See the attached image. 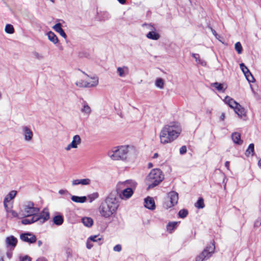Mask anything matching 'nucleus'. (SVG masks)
I'll return each mask as SVG.
<instances>
[{"label": "nucleus", "instance_id": "1", "mask_svg": "<svg viewBox=\"0 0 261 261\" xmlns=\"http://www.w3.org/2000/svg\"><path fill=\"white\" fill-rule=\"evenodd\" d=\"M108 155L113 161L133 163L137 158L138 151L134 146L121 145L113 147L108 152Z\"/></svg>", "mask_w": 261, "mask_h": 261}, {"label": "nucleus", "instance_id": "2", "mask_svg": "<svg viewBox=\"0 0 261 261\" xmlns=\"http://www.w3.org/2000/svg\"><path fill=\"white\" fill-rule=\"evenodd\" d=\"M182 132L181 125L176 122L164 125L159 133L160 142L163 145L170 144L176 140Z\"/></svg>", "mask_w": 261, "mask_h": 261}, {"label": "nucleus", "instance_id": "3", "mask_svg": "<svg viewBox=\"0 0 261 261\" xmlns=\"http://www.w3.org/2000/svg\"><path fill=\"white\" fill-rule=\"evenodd\" d=\"M137 182L133 179L119 181L116 186V192L122 200H127L133 195L137 188Z\"/></svg>", "mask_w": 261, "mask_h": 261}, {"label": "nucleus", "instance_id": "4", "mask_svg": "<svg viewBox=\"0 0 261 261\" xmlns=\"http://www.w3.org/2000/svg\"><path fill=\"white\" fill-rule=\"evenodd\" d=\"M119 204L115 198L108 197L101 203L99 207L100 216L105 218H109L117 211Z\"/></svg>", "mask_w": 261, "mask_h": 261}, {"label": "nucleus", "instance_id": "5", "mask_svg": "<svg viewBox=\"0 0 261 261\" xmlns=\"http://www.w3.org/2000/svg\"><path fill=\"white\" fill-rule=\"evenodd\" d=\"M39 208L35 206V204L31 201L23 202L20 207L19 215L25 218H31L39 212Z\"/></svg>", "mask_w": 261, "mask_h": 261}, {"label": "nucleus", "instance_id": "6", "mask_svg": "<svg viewBox=\"0 0 261 261\" xmlns=\"http://www.w3.org/2000/svg\"><path fill=\"white\" fill-rule=\"evenodd\" d=\"M164 178L162 171L158 168L152 169L146 178V182L149 188H152L159 185Z\"/></svg>", "mask_w": 261, "mask_h": 261}, {"label": "nucleus", "instance_id": "7", "mask_svg": "<svg viewBox=\"0 0 261 261\" xmlns=\"http://www.w3.org/2000/svg\"><path fill=\"white\" fill-rule=\"evenodd\" d=\"M49 218V213L48 210L45 208L40 214H36L35 216L31 218H25L21 220V223L24 225L32 224L37 221L44 223Z\"/></svg>", "mask_w": 261, "mask_h": 261}, {"label": "nucleus", "instance_id": "8", "mask_svg": "<svg viewBox=\"0 0 261 261\" xmlns=\"http://www.w3.org/2000/svg\"><path fill=\"white\" fill-rule=\"evenodd\" d=\"M215 251V246L213 243L207 245L201 253L195 258V261H204L211 257Z\"/></svg>", "mask_w": 261, "mask_h": 261}, {"label": "nucleus", "instance_id": "9", "mask_svg": "<svg viewBox=\"0 0 261 261\" xmlns=\"http://www.w3.org/2000/svg\"><path fill=\"white\" fill-rule=\"evenodd\" d=\"M168 198L169 199L165 202L164 207L166 208H170L177 203L178 200V195L175 191H172L168 193Z\"/></svg>", "mask_w": 261, "mask_h": 261}, {"label": "nucleus", "instance_id": "10", "mask_svg": "<svg viewBox=\"0 0 261 261\" xmlns=\"http://www.w3.org/2000/svg\"><path fill=\"white\" fill-rule=\"evenodd\" d=\"M81 143L82 139L81 137L78 135H74L72 138V141L66 146L65 150L66 151H69L72 149H77Z\"/></svg>", "mask_w": 261, "mask_h": 261}, {"label": "nucleus", "instance_id": "11", "mask_svg": "<svg viewBox=\"0 0 261 261\" xmlns=\"http://www.w3.org/2000/svg\"><path fill=\"white\" fill-rule=\"evenodd\" d=\"M21 129L24 141L26 142H31L33 140L34 134L30 126H22Z\"/></svg>", "mask_w": 261, "mask_h": 261}, {"label": "nucleus", "instance_id": "12", "mask_svg": "<svg viewBox=\"0 0 261 261\" xmlns=\"http://www.w3.org/2000/svg\"><path fill=\"white\" fill-rule=\"evenodd\" d=\"M17 194L16 191L12 190L10 191L5 197L3 200L4 206L7 207L9 206H13V199L15 198Z\"/></svg>", "mask_w": 261, "mask_h": 261}, {"label": "nucleus", "instance_id": "13", "mask_svg": "<svg viewBox=\"0 0 261 261\" xmlns=\"http://www.w3.org/2000/svg\"><path fill=\"white\" fill-rule=\"evenodd\" d=\"M92 183V180L90 178H76L74 179L71 181L72 186H77L81 185L83 186H90Z\"/></svg>", "mask_w": 261, "mask_h": 261}, {"label": "nucleus", "instance_id": "14", "mask_svg": "<svg viewBox=\"0 0 261 261\" xmlns=\"http://www.w3.org/2000/svg\"><path fill=\"white\" fill-rule=\"evenodd\" d=\"M20 239L22 241L29 243H34L37 240L36 236L30 232L21 233L20 235Z\"/></svg>", "mask_w": 261, "mask_h": 261}, {"label": "nucleus", "instance_id": "15", "mask_svg": "<svg viewBox=\"0 0 261 261\" xmlns=\"http://www.w3.org/2000/svg\"><path fill=\"white\" fill-rule=\"evenodd\" d=\"M240 67L241 70L244 74L247 80L249 83H253L255 81L254 78L245 64L244 63H241L240 64Z\"/></svg>", "mask_w": 261, "mask_h": 261}, {"label": "nucleus", "instance_id": "16", "mask_svg": "<svg viewBox=\"0 0 261 261\" xmlns=\"http://www.w3.org/2000/svg\"><path fill=\"white\" fill-rule=\"evenodd\" d=\"M116 73L121 77H125L129 74V68L128 66L123 65L117 68Z\"/></svg>", "mask_w": 261, "mask_h": 261}, {"label": "nucleus", "instance_id": "17", "mask_svg": "<svg viewBox=\"0 0 261 261\" xmlns=\"http://www.w3.org/2000/svg\"><path fill=\"white\" fill-rule=\"evenodd\" d=\"M17 243V239L13 236L8 237L6 239V245L7 248L14 249Z\"/></svg>", "mask_w": 261, "mask_h": 261}, {"label": "nucleus", "instance_id": "18", "mask_svg": "<svg viewBox=\"0 0 261 261\" xmlns=\"http://www.w3.org/2000/svg\"><path fill=\"white\" fill-rule=\"evenodd\" d=\"M144 206L150 210H153L155 208V202L153 198L148 196L144 199Z\"/></svg>", "mask_w": 261, "mask_h": 261}, {"label": "nucleus", "instance_id": "19", "mask_svg": "<svg viewBox=\"0 0 261 261\" xmlns=\"http://www.w3.org/2000/svg\"><path fill=\"white\" fill-rule=\"evenodd\" d=\"M235 113L238 115V117L240 118H243L246 116L247 111L239 103L233 109Z\"/></svg>", "mask_w": 261, "mask_h": 261}, {"label": "nucleus", "instance_id": "20", "mask_svg": "<svg viewBox=\"0 0 261 261\" xmlns=\"http://www.w3.org/2000/svg\"><path fill=\"white\" fill-rule=\"evenodd\" d=\"M80 111L84 116L86 117H89L92 113V109L91 107L86 102L82 103Z\"/></svg>", "mask_w": 261, "mask_h": 261}, {"label": "nucleus", "instance_id": "21", "mask_svg": "<svg viewBox=\"0 0 261 261\" xmlns=\"http://www.w3.org/2000/svg\"><path fill=\"white\" fill-rule=\"evenodd\" d=\"M12 208L13 206H9L7 207H5V210L7 213V217L10 218L18 217L19 214L13 210Z\"/></svg>", "mask_w": 261, "mask_h": 261}, {"label": "nucleus", "instance_id": "22", "mask_svg": "<svg viewBox=\"0 0 261 261\" xmlns=\"http://www.w3.org/2000/svg\"><path fill=\"white\" fill-rule=\"evenodd\" d=\"M224 101L232 109H234L239 104L238 102L236 101L233 98L228 96H227L225 97Z\"/></svg>", "mask_w": 261, "mask_h": 261}, {"label": "nucleus", "instance_id": "23", "mask_svg": "<svg viewBox=\"0 0 261 261\" xmlns=\"http://www.w3.org/2000/svg\"><path fill=\"white\" fill-rule=\"evenodd\" d=\"M231 139L233 142L238 145H241L243 141L241 139V134L238 132H234L231 134Z\"/></svg>", "mask_w": 261, "mask_h": 261}, {"label": "nucleus", "instance_id": "24", "mask_svg": "<svg viewBox=\"0 0 261 261\" xmlns=\"http://www.w3.org/2000/svg\"><path fill=\"white\" fill-rule=\"evenodd\" d=\"M53 29L59 34L63 37L64 38H66L67 36L66 33L64 32L63 29L61 28V24L60 23L56 24L53 26Z\"/></svg>", "mask_w": 261, "mask_h": 261}, {"label": "nucleus", "instance_id": "25", "mask_svg": "<svg viewBox=\"0 0 261 261\" xmlns=\"http://www.w3.org/2000/svg\"><path fill=\"white\" fill-rule=\"evenodd\" d=\"M46 35L48 39L54 44H57L59 42V39L56 35L52 31H49Z\"/></svg>", "mask_w": 261, "mask_h": 261}, {"label": "nucleus", "instance_id": "26", "mask_svg": "<svg viewBox=\"0 0 261 261\" xmlns=\"http://www.w3.org/2000/svg\"><path fill=\"white\" fill-rule=\"evenodd\" d=\"M90 82H86V87H94L98 84V78L97 76L91 77Z\"/></svg>", "mask_w": 261, "mask_h": 261}, {"label": "nucleus", "instance_id": "27", "mask_svg": "<svg viewBox=\"0 0 261 261\" xmlns=\"http://www.w3.org/2000/svg\"><path fill=\"white\" fill-rule=\"evenodd\" d=\"M71 199L72 201L76 203H83L86 201L87 198L86 196H77L73 195L71 197Z\"/></svg>", "mask_w": 261, "mask_h": 261}, {"label": "nucleus", "instance_id": "28", "mask_svg": "<svg viewBox=\"0 0 261 261\" xmlns=\"http://www.w3.org/2000/svg\"><path fill=\"white\" fill-rule=\"evenodd\" d=\"M146 37L149 39L154 40H158L160 37V34L155 30L150 31L147 35Z\"/></svg>", "mask_w": 261, "mask_h": 261}, {"label": "nucleus", "instance_id": "29", "mask_svg": "<svg viewBox=\"0 0 261 261\" xmlns=\"http://www.w3.org/2000/svg\"><path fill=\"white\" fill-rule=\"evenodd\" d=\"M191 56L195 59V61L198 64H199L202 66H205L206 65V62L200 58L199 54L192 53Z\"/></svg>", "mask_w": 261, "mask_h": 261}, {"label": "nucleus", "instance_id": "30", "mask_svg": "<svg viewBox=\"0 0 261 261\" xmlns=\"http://www.w3.org/2000/svg\"><path fill=\"white\" fill-rule=\"evenodd\" d=\"M179 223V222H170L167 225V230L170 233L176 229Z\"/></svg>", "mask_w": 261, "mask_h": 261}, {"label": "nucleus", "instance_id": "31", "mask_svg": "<svg viewBox=\"0 0 261 261\" xmlns=\"http://www.w3.org/2000/svg\"><path fill=\"white\" fill-rule=\"evenodd\" d=\"M82 222L83 224L87 227H90L93 224V219L90 217H85L83 218L82 219Z\"/></svg>", "mask_w": 261, "mask_h": 261}, {"label": "nucleus", "instance_id": "32", "mask_svg": "<svg viewBox=\"0 0 261 261\" xmlns=\"http://www.w3.org/2000/svg\"><path fill=\"white\" fill-rule=\"evenodd\" d=\"M211 86L219 91L224 92L226 89V86L224 84L217 82L212 84Z\"/></svg>", "mask_w": 261, "mask_h": 261}, {"label": "nucleus", "instance_id": "33", "mask_svg": "<svg viewBox=\"0 0 261 261\" xmlns=\"http://www.w3.org/2000/svg\"><path fill=\"white\" fill-rule=\"evenodd\" d=\"M54 223L57 225H61L63 223V217L61 215H57L53 218Z\"/></svg>", "mask_w": 261, "mask_h": 261}, {"label": "nucleus", "instance_id": "34", "mask_svg": "<svg viewBox=\"0 0 261 261\" xmlns=\"http://www.w3.org/2000/svg\"><path fill=\"white\" fill-rule=\"evenodd\" d=\"M155 85L158 88L162 89L164 87V82L162 78H157L155 82Z\"/></svg>", "mask_w": 261, "mask_h": 261}, {"label": "nucleus", "instance_id": "35", "mask_svg": "<svg viewBox=\"0 0 261 261\" xmlns=\"http://www.w3.org/2000/svg\"><path fill=\"white\" fill-rule=\"evenodd\" d=\"M33 57L37 60H42L44 58V56L41 53H38L37 51H34L32 53Z\"/></svg>", "mask_w": 261, "mask_h": 261}, {"label": "nucleus", "instance_id": "36", "mask_svg": "<svg viewBox=\"0 0 261 261\" xmlns=\"http://www.w3.org/2000/svg\"><path fill=\"white\" fill-rule=\"evenodd\" d=\"M254 146L253 143L250 144L247 149L246 151V155L249 156L250 154L253 155L254 153Z\"/></svg>", "mask_w": 261, "mask_h": 261}, {"label": "nucleus", "instance_id": "37", "mask_svg": "<svg viewBox=\"0 0 261 261\" xmlns=\"http://www.w3.org/2000/svg\"><path fill=\"white\" fill-rule=\"evenodd\" d=\"M195 206L198 208H203L205 206L203 198H199L197 202L195 203Z\"/></svg>", "mask_w": 261, "mask_h": 261}, {"label": "nucleus", "instance_id": "38", "mask_svg": "<svg viewBox=\"0 0 261 261\" xmlns=\"http://www.w3.org/2000/svg\"><path fill=\"white\" fill-rule=\"evenodd\" d=\"M99 197V194L97 192L93 193L91 194L87 197V198L89 200L90 202H92L93 201L95 200Z\"/></svg>", "mask_w": 261, "mask_h": 261}, {"label": "nucleus", "instance_id": "39", "mask_svg": "<svg viewBox=\"0 0 261 261\" xmlns=\"http://www.w3.org/2000/svg\"><path fill=\"white\" fill-rule=\"evenodd\" d=\"M234 48L238 54H241L243 52V47L240 42H237L234 44Z\"/></svg>", "mask_w": 261, "mask_h": 261}, {"label": "nucleus", "instance_id": "40", "mask_svg": "<svg viewBox=\"0 0 261 261\" xmlns=\"http://www.w3.org/2000/svg\"><path fill=\"white\" fill-rule=\"evenodd\" d=\"M5 31L7 33L13 34L14 32V29L12 25L8 24L6 25Z\"/></svg>", "mask_w": 261, "mask_h": 261}, {"label": "nucleus", "instance_id": "41", "mask_svg": "<svg viewBox=\"0 0 261 261\" xmlns=\"http://www.w3.org/2000/svg\"><path fill=\"white\" fill-rule=\"evenodd\" d=\"M88 239L91 242H97L98 241H100L102 240V238L101 237H99L98 235L91 236L89 237Z\"/></svg>", "mask_w": 261, "mask_h": 261}, {"label": "nucleus", "instance_id": "42", "mask_svg": "<svg viewBox=\"0 0 261 261\" xmlns=\"http://www.w3.org/2000/svg\"><path fill=\"white\" fill-rule=\"evenodd\" d=\"M188 214V212L187 210L185 209L181 210L178 212V216L179 217L181 218H185Z\"/></svg>", "mask_w": 261, "mask_h": 261}, {"label": "nucleus", "instance_id": "43", "mask_svg": "<svg viewBox=\"0 0 261 261\" xmlns=\"http://www.w3.org/2000/svg\"><path fill=\"white\" fill-rule=\"evenodd\" d=\"M19 261H31V258L28 255L20 256L19 257Z\"/></svg>", "mask_w": 261, "mask_h": 261}, {"label": "nucleus", "instance_id": "44", "mask_svg": "<svg viewBox=\"0 0 261 261\" xmlns=\"http://www.w3.org/2000/svg\"><path fill=\"white\" fill-rule=\"evenodd\" d=\"M122 250L121 245L117 244L113 247V250L115 252H120Z\"/></svg>", "mask_w": 261, "mask_h": 261}, {"label": "nucleus", "instance_id": "45", "mask_svg": "<svg viewBox=\"0 0 261 261\" xmlns=\"http://www.w3.org/2000/svg\"><path fill=\"white\" fill-rule=\"evenodd\" d=\"M86 82H82L80 81H77L75 83V85L76 86L79 87H86Z\"/></svg>", "mask_w": 261, "mask_h": 261}, {"label": "nucleus", "instance_id": "46", "mask_svg": "<svg viewBox=\"0 0 261 261\" xmlns=\"http://www.w3.org/2000/svg\"><path fill=\"white\" fill-rule=\"evenodd\" d=\"M93 246V244L91 243V241L89 240L88 239L87 240L86 242V247L88 249H91Z\"/></svg>", "mask_w": 261, "mask_h": 261}, {"label": "nucleus", "instance_id": "47", "mask_svg": "<svg viewBox=\"0 0 261 261\" xmlns=\"http://www.w3.org/2000/svg\"><path fill=\"white\" fill-rule=\"evenodd\" d=\"M179 152L181 154H183L187 152V147L186 146H182L179 149Z\"/></svg>", "mask_w": 261, "mask_h": 261}, {"label": "nucleus", "instance_id": "48", "mask_svg": "<svg viewBox=\"0 0 261 261\" xmlns=\"http://www.w3.org/2000/svg\"><path fill=\"white\" fill-rule=\"evenodd\" d=\"M68 193L67 190L61 189L59 191V193L61 195L66 194Z\"/></svg>", "mask_w": 261, "mask_h": 261}, {"label": "nucleus", "instance_id": "49", "mask_svg": "<svg viewBox=\"0 0 261 261\" xmlns=\"http://www.w3.org/2000/svg\"><path fill=\"white\" fill-rule=\"evenodd\" d=\"M212 32L213 34L215 36V37L217 39H219V38L220 36L217 34L216 32L213 29H211Z\"/></svg>", "mask_w": 261, "mask_h": 261}, {"label": "nucleus", "instance_id": "50", "mask_svg": "<svg viewBox=\"0 0 261 261\" xmlns=\"http://www.w3.org/2000/svg\"><path fill=\"white\" fill-rule=\"evenodd\" d=\"M255 225L256 226H258V225H261V218H259L258 220H257L255 222Z\"/></svg>", "mask_w": 261, "mask_h": 261}, {"label": "nucleus", "instance_id": "51", "mask_svg": "<svg viewBox=\"0 0 261 261\" xmlns=\"http://www.w3.org/2000/svg\"><path fill=\"white\" fill-rule=\"evenodd\" d=\"M225 166L226 167L227 170H229V162L226 161L225 163Z\"/></svg>", "mask_w": 261, "mask_h": 261}, {"label": "nucleus", "instance_id": "52", "mask_svg": "<svg viewBox=\"0 0 261 261\" xmlns=\"http://www.w3.org/2000/svg\"><path fill=\"white\" fill-rule=\"evenodd\" d=\"M225 114L224 113H223L221 114L220 118L221 120L223 121L225 119Z\"/></svg>", "mask_w": 261, "mask_h": 261}, {"label": "nucleus", "instance_id": "53", "mask_svg": "<svg viewBox=\"0 0 261 261\" xmlns=\"http://www.w3.org/2000/svg\"><path fill=\"white\" fill-rule=\"evenodd\" d=\"M12 252H8L7 253V256H8V257L9 258H11V257H12Z\"/></svg>", "mask_w": 261, "mask_h": 261}, {"label": "nucleus", "instance_id": "54", "mask_svg": "<svg viewBox=\"0 0 261 261\" xmlns=\"http://www.w3.org/2000/svg\"><path fill=\"white\" fill-rule=\"evenodd\" d=\"M36 261H47L46 259L43 257L39 258Z\"/></svg>", "mask_w": 261, "mask_h": 261}, {"label": "nucleus", "instance_id": "55", "mask_svg": "<svg viewBox=\"0 0 261 261\" xmlns=\"http://www.w3.org/2000/svg\"><path fill=\"white\" fill-rule=\"evenodd\" d=\"M120 4H124L125 3V0H117Z\"/></svg>", "mask_w": 261, "mask_h": 261}, {"label": "nucleus", "instance_id": "56", "mask_svg": "<svg viewBox=\"0 0 261 261\" xmlns=\"http://www.w3.org/2000/svg\"><path fill=\"white\" fill-rule=\"evenodd\" d=\"M158 156H159V154H158V153H155L153 154V156H152V158H153V159H155V158H157Z\"/></svg>", "mask_w": 261, "mask_h": 261}, {"label": "nucleus", "instance_id": "57", "mask_svg": "<svg viewBox=\"0 0 261 261\" xmlns=\"http://www.w3.org/2000/svg\"><path fill=\"white\" fill-rule=\"evenodd\" d=\"M258 166L261 168V159H260L258 161Z\"/></svg>", "mask_w": 261, "mask_h": 261}, {"label": "nucleus", "instance_id": "58", "mask_svg": "<svg viewBox=\"0 0 261 261\" xmlns=\"http://www.w3.org/2000/svg\"><path fill=\"white\" fill-rule=\"evenodd\" d=\"M37 243L39 246H40L42 245V242L41 241H38Z\"/></svg>", "mask_w": 261, "mask_h": 261}, {"label": "nucleus", "instance_id": "59", "mask_svg": "<svg viewBox=\"0 0 261 261\" xmlns=\"http://www.w3.org/2000/svg\"><path fill=\"white\" fill-rule=\"evenodd\" d=\"M152 166H153V165H152V163H150L148 164V167L149 168H151Z\"/></svg>", "mask_w": 261, "mask_h": 261}, {"label": "nucleus", "instance_id": "60", "mask_svg": "<svg viewBox=\"0 0 261 261\" xmlns=\"http://www.w3.org/2000/svg\"><path fill=\"white\" fill-rule=\"evenodd\" d=\"M0 261H3V258H1V259H0Z\"/></svg>", "mask_w": 261, "mask_h": 261}]
</instances>
